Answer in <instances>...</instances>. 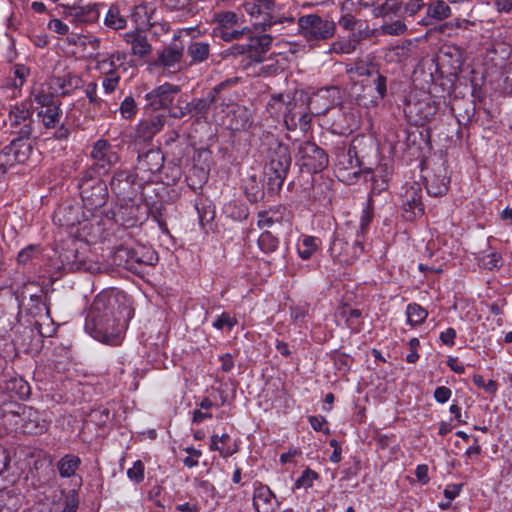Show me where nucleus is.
Instances as JSON below:
<instances>
[{
  "instance_id": "12",
  "label": "nucleus",
  "mask_w": 512,
  "mask_h": 512,
  "mask_svg": "<svg viewBox=\"0 0 512 512\" xmlns=\"http://www.w3.org/2000/svg\"><path fill=\"white\" fill-rule=\"evenodd\" d=\"M298 154L302 160V166L309 172L319 173L329 163L327 153L314 142L305 141L299 145Z\"/></svg>"
},
{
  "instance_id": "37",
  "label": "nucleus",
  "mask_w": 512,
  "mask_h": 512,
  "mask_svg": "<svg viewBox=\"0 0 512 512\" xmlns=\"http://www.w3.org/2000/svg\"><path fill=\"white\" fill-rule=\"evenodd\" d=\"M223 214L235 221L246 220L249 216V209L245 203L232 200L223 207Z\"/></svg>"
},
{
  "instance_id": "60",
  "label": "nucleus",
  "mask_w": 512,
  "mask_h": 512,
  "mask_svg": "<svg viewBox=\"0 0 512 512\" xmlns=\"http://www.w3.org/2000/svg\"><path fill=\"white\" fill-rule=\"evenodd\" d=\"M90 417L96 425L104 426L110 420V410L108 408L93 409Z\"/></svg>"
},
{
  "instance_id": "1",
  "label": "nucleus",
  "mask_w": 512,
  "mask_h": 512,
  "mask_svg": "<svg viewBox=\"0 0 512 512\" xmlns=\"http://www.w3.org/2000/svg\"><path fill=\"white\" fill-rule=\"evenodd\" d=\"M130 312L123 292L104 290L94 298L89 308L85 330L100 342L117 345Z\"/></svg>"
},
{
  "instance_id": "47",
  "label": "nucleus",
  "mask_w": 512,
  "mask_h": 512,
  "mask_svg": "<svg viewBox=\"0 0 512 512\" xmlns=\"http://www.w3.org/2000/svg\"><path fill=\"white\" fill-rule=\"evenodd\" d=\"M451 10L448 4L444 1H435L428 5L427 15L436 19L443 20L450 16Z\"/></svg>"
},
{
  "instance_id": "5",
  "label": "nucleus",
  "mask_w": 512,
  "mask_h": 512,
  "mask_svg": "<svg viewBox=\"0 0 512 512\" xmlns=\"http://www.w3.org/2000/svg\"><path fill=\"white\" fill-rule=\"evenodd\" d=\"M93 164L81 174L86 177H99L108 173L110 168L119 161L118 154L113 150L112 145L104 139L95 142L91 151Z\"/></svg>"
},
{
  "instance_id": "8",
  "label": "nucleus",
  "mask_w": 512,
  "mask_h": 512,
  "mask_svg": "<svg viewBox=\"0 0 512 512\" xmlns=\"http://www.w3.org/2000/svg\"><path fill=\"white\" fill-rule=\"evenodd\" d=\"M181 92V87L169 82H165L146 93V108L153 111L167 110L170 116V109L173 108L177 96Z\"/></svg>"
},
{
  "instance_id": "64",
  "label": "nucleus",
  "mask_w": 512,
  "mask_h": 512,
  "mask_svg": "<svg viewBox=\"0 0 512 512\" xmlns=\"http://www.w3.org/2000/svg\"><path fill=\"white\" fill-rule=\"evenodd\" d=\"M244 54H246L245 44H233L232 46H230L229 48H227L221 52V56L224 59H226L230 56L236 57V56L244 55Z\"/></svg>"
},
{
  "instance_id": "45",
  "label": "nucleus",
  "mask_w": 512,
  "mask_h": 512,
  "mask_svg": "<svg viewBox=\"0 0 512 512\" xmlns=\"http://www.w3.org/2000/svg\"><path fill=\"white\" fill-rule=\"evenodd\" d=\"M406 314L407 322L412 326L422 324L428 316L427 311L416 303L407 306Z\"/></svg>"
},
{
  "instance_id": "34",
  "label": "nucleus",
  "mask_w": 512,
  "mask_h": 512,
  "mask_svg": "<svg viewBox=\"0 0 512 512\" xmlns=\"http://www.w3.org/2000/svg\"><path fill=\"white\" fill-rule=\"evenodd\" d=\"M353 5V0H347L342 4L341 10L343 14L339 18L338 23L343 29L347 31H351L352 33H359V31H362L361 22L357 20L354 15L348 12L350 10V7Z\"/></svg>"
},
{
  "instance_id": "63",
  "label": "nucleus",
  "mask_w": 512,
  "mask_h": 512,
  "mask_svg": "<svg viewBox=\"0 0 512 512\" xmlns=\"http://www.w3.org/2000/svg\"><path fill=\"white\" fill-rule=\"evenodd\" d=\"M382 30L388 35H400L405 32L406 25L402 20H396L393 23L384 24Z\"/></svg>"
},
{
  "instance_id": "52",
  "label": "nucleus",
  "mask_w": 512,
  "mask_h": 512,
  "mask_svg": "<svg viewBox=\"0 0 512 512\" xmlns=\"http://www.w3.org/2000/svg\"><path fill=\"white\" fill-rule=\"evenodd\" d=\"M249 33H250V29L247 27H244L241 29L234 27V28H228L225 30L221 29L219 32L214 33V35L216 37H219L223 41L230 42L233 40H238V39L242 38L244 35L249 34Z\"/></svg>"
},
{
  "instance_id": "48",
  "label": "nucleus",
  "mask_w": 512,
  "mask_h": 512,
  "mask_svg": "<svg viewBox=\"0 0 512 512\" xmlns=\"http://www.w3.org/2000/svg\"><path fill=\"white\" fill-rule=\"evenodd\" d=\"M258 246L265 254L273 253L279 246V240L271 232L265 231L258 238Z\"/></svg>"
},
{
  "instance_id": "58",
  "label": "nucleus",
  "mask_w": 512,
  "mask_h": 512,
  "mask_svg": "<svg viewBox=\"0 0 512 512\" xmlns=\"http://www.w3.org/2000/svg\"><path fill=\"white\" fill-rule=\"evenodd\" d=\"M293 18H289V17H284V18H278L276 19V17L266 13L264 16H263V19L261 21H258L256 20L254 25L256 28H261L263 31L267 30L268 28H270L273 24H276V23H283L284 21H288V22H293Z\"/></svg>"
},
{
  "instance_id": "18",
  "label": "nucleus",
  "mask_w": 512,
  "mask_h": 512,
  "mask_svg": "<svg viewBox=\"0 0 512 512\" xmlns=\"http://www.w3.org/2000/svg\"><path fill=\"white\" fill-rule=\"evenodd\" d=\"M296 107V103L293 101V98L287 94H274L271 96L267 104V108L270 114L272 115H283L284 121L288 129L296 128V113L294 111Z\"/></svg>"
},
{
  "instance_id": "61",
  "label": "nucleus",
  "mask_w": 512,
  "mask_h": 512,
  "mask_svg": "<svg viewBox=\"0 0 512 512\" xmlns=\"http://www.w3.org/2000/svg\"><path fill=\"white\" fill-rule=\"evenodd\" d=\"M411 45V40H406L402 44L396 45L392 48V52L397 61H404L410 56Z\"/></svg>"
},
{
  "instance_id": "26",
  "label": "nucleus",
  "mask_w": 512,
  "mask_h": 512,
  "mask_svg": "<svg viewBox=\"0 0 512 512\" xmlns=\"http://www.w3.org/2000/svg\"><path fill=\"white\" fill-rule=\"evenodd\" d=\"M5 397L17 396L20 400H26L31 394L29 383L20 376H11L1 384Z\"/></svg>"
},
{
  "instance_id": "56",
  "label": "nucleus",
  "mask_w": 512,
  "mask_h": 512,
  "mask_svg": "<svg viewBox=\"0 0 512 512\" xmlns=\"http://www.w3.org/2000/svg\"><path fill=\"white\" fill-rule=\"evenodd\" d=\"M319 475L314 470H311L310 468H306L302 475L296 480L294 486L295 488H310L313 485V481L318 479Z\"/></svg>"
},
{
  "instance_id": "39",
  "label": "nucleus",
  "mask_w": 512,
  "mask_h": 512,
  "mask_svg": "<svg viewBox=\"0 0 512 512\" xmlns=\"http://www.w3.org/2000/svg\"><path fill=\"white\" fill-rule=\"evenodd\" d=\"M187 54L191 58L190 65L202 63L209 58L210 45L205 42H191Z\"/></svg>"
},
{
  "instance_id": "54",
  "label": "nucleus",
  "mask_w": 512,
  "mask_h": 512,
  "mask_svg": "<svg viewBox=\"0 0 512 512\" xmlns=\"http://www.w3.org/2000/svg\"><path fill=\"white\" fill-rule=\"evenodd\" d=\"M257 225L259 228L271 227L274 223L280 222L281 217L272 210H263L258 212Z\"/></svg>"
},
{
  "instance_id": "44",
  "label": "nucleus",
  "mask_w": 512,
  "mask_h": 512,
  "mask_svg": "<svg viewBox=\"0 0 512 512\" xmlns=\"http://www.w3.org/2000/svg\"><path fill=\"white\" fill-rule=\"evenodd\" d=\"M23 406L24 404L13 401L11 398L6 396L0 403V418L6 419L8 417H12L17 418L16 420H18Z\"/></svg>"
},
{
  "instance_id": "4",
  "label": "nucleus",
  "mask_w": 512,
  "mask_h": 512,
  "mask_svg": "<svg viewBox=\"0 0 512 512\" xmlns=\"http://www.w3.org/2000/svg\"><path fill=\"white\" fill-rule=\"evenodd\" d=\"M7 122L11 134L16 135L15 139L23 141H28L32 137L36 127L33 112L30 110V106L24 102L11 106Z\"/></svg>"
},
{
  "instance_id": "20",
  "label": "nucleus",
  "mask_w": 512,
  "mask_h": 512,
  "mask_svg": "<svg viewBox=\"0 0 512 512\" xmlns=\"http://www.w3.org/2000/svg\"><path fill=\"white\" fill-rule=\"evenodd\" d=\"M437 107L430 100L422 99L415 102L408 101L404 106V113L415 125L423 126L434 119Z\"/></svg>"
},
{
  "instance_id": "16",
  "label": "nucleus",
  "mask_w": 512,
  "mask_h": 512,
  "mask_svg": "<svg viewBox=\"0 0 512 512\" xmlns=\"http://www.w3.org/2000/svg\"><path fill=\"white\" fill-rule=\"evenodd\" d=\"M238 78H229L212 88L205 97L192 99L193 116L196 120L206 118L213 104L221 99V92L228 86L235 85Z\"/></svg>"
},
{
  "instance_id": "59",
  "label": "nucleus",
  "mask_w": 512,
  "mask_h": 512,
  "mask_svg": "<svg viewBox=\"0 0 512 512\" xmlns=\"http://www.w3.org/2000/svg\"><path fill=\"white\" fill-rule=\"evenodd\" d=\"M237 324V320L232 317L229 313L223 312L217 319L213 322V327L216 329L222 330L227 327L231 330Z\"/></svg>"
},
{
  "instance_id": "40",
  "label": "nucleus",
  "mask_w": 512,
  "mask_h": 512,
  "mask_svg": "<svg viewBox=\"0 0 512 512\" xmlns=\"http://www.w3.org/2000/svg\"><path fill=\"white\" fill-rule=\"evenodd\" d=\"M186 116L194 118L192 110V100L188 101L187 96L179 94L175 100L173 108L170 109V116L174 119H182Z\"/></svg>"
},
{
  "instance_id": "49",
  "label": "nucleus",
  "mask_w": 512,
  "mask_h": 512,
  "mask_svg": "<svg viewBox=\"0 0 512 512\" xmlns=\"http://www.w3.org/2000/svg\"><path fill=\"white\" fill-rule=\"evenodd\" d=\"M131 50L133 55L144 57L151 52L152 48L145 36L137 34L131 41Z\"/></svg>"
},
{
  "instance_id": "53",
  "label": "nucleus",
  "mask_w": 512,
  "mask_h": 512,
  "mask_svg": "<svg viewBox=\"0 0 512 512\" xmlns=\"http://www.w3.org/2000/svg\"><path fill=\"white\" fill-rule=\"evenodd\" d=\"M373 84L379 99H384L387 96L388 76L385 71H381L379 67L377 68V73L373 76Z\"/></svg>"
},
{
  "instance_id": "13",
  "label": "nucleus",
  "mask_w": 512,
  "mask_h": 512,
  "mask_svg": "<svg viewBox=\"0 0 512 512\" xmlns=\"http://www.w3.org/2000/svg\"><path fill=\"white\" fill-rule=\"evenodd\" d=\"M450 184V172L447 161L440 157L434 163L432 174L425 177L427 193L434 197L443 196L447 193Z\"/></svg>"
},
{
  "instance_id": "14",
  "label": "nucleus",
  "mask_w": 512,
  "mask_h": 512,
  "mask_svg": "<svg viewBox=\"0 0 512 512\" xmlns=\"http://www.w3.org/2000/svg\"><path fill=\"white\" fill-rule=\"evenodd\" d=\"M424 215L422 190L419 184L414 183L406 188L401 196V216L406 221H414Z\"/></svg>"
},
{
  "instance_id": "43",
  "label": "nucleus",
  "mask_w": 512,
  "mask_h": 512,
  "mask_svg": "<svg viewBox=\"0 0 512 512\" xmlns=\"http://www.w3.org/2000/svg\"><path fill=\"white\" fill-rule=\"evenodd\" d=\"M215 21L218 25L214 28V33L219 32L221 29L234 28L238 26L239 17L235 12L223 11L214 15Z\"/></svg>"
},
{
  "instance_id": "27",
  "label": "nucleus",
  "mask_w": 512,
  "mask_h": 512,
  "mask_svg": "<svg viewBox=\"0 0 512 512\" xmlns=\"http://www.w3.org/2000/svg\"><path fill=\"white\" fill-rule=\"evenodd\" d=\"M82 79L70 72L51 78V87L61 95H69L81 86Z\"/></svg>"
},
{
  "instance_id": "42",
  "label": "nucleus",
  "mask_w": 512,
  "mask_h": 512,
  "mask_svg": "<svg viewBox=\"0 0 512 512\" xmlns=\"http://www.w3.org/2000/svg\"><path fill=\"white\" fill-rule=\"evenodd\" d=\"M60 106L61 104H56V106L42 109L38 112V116L42 118V122L45 128H56L60 123V120L63 116V111Z\"/></svg>"
},
{
  "instance_id": "36",
  "label": "nucleus",
  "mask_w": 512,
  "mask_h": 512,
  "mask_svg": "<svg viewBox=\"0 0 512 512\" xmlns=\"http://www.w3.org/2000/svg\"><path fill=\"white\" fill-rule=\"evenodd\" d=\"M81 459L72 454H66L58 460L56 467L59 475L63 478L75 476L76 470L80 467Z\"/></svg>"
},
{
  "instance_id": "2",
  "label": "nucleus",
  "mask_w": 512,
  "mask_h": 512,
  "mask_svg": "<svg viewBox=\"0 0 512 512\" xmlns=\"http://www.w3.org/2000/svg\"><path fill=\"white\" fill-rule=\"evenodd\" d=\"M16 318L18 324L15 326L13 338L14 344L24 352L38 351L42 347L43 339L45 337L51 336V334L42 330V323L38 319L29 321L28 324H22L21 311L18 312Z\"/></svg>"
},
{
  "instance_id": "25",
  "label": "nucleus",
  "mask_w": 512,
  "mask_h": 512,
  "mask_svg": "<svg viewBox=\"0 0 512 512\" xmlns=\"http://www.w3.org/2000/svg\"><path fill=\"white\" fill-rule=\"evenodd\" d=\"M166 121L163 114H155L148 118L142 119L136 126V136L143 141H151L153 137L159 133Z\"/></svg>"
},
{
  "instance_id": "22",
  "label": "nucleus",
  "mask_w": 512,
  "mask_h": 512,
  "mask_svg": "<svg viewBox=\"0 0 512 512\" xmlns=\"http://www.w3.org/2000/svg\"><path fill=\"white\" fill-rule=\"evenodd\" d=\"M350 248L349 244L340 237H334L330 247V255L332 258L339 263L349 264L355 258H358L364 251V247L359 240H355L354 244L351 246L352 254L349 255L348 249Z\"/></svg>"
},
{
  "instance_id": "29",
  "label": "nucleus",
  "mask_w": 512,
  "mask_h": 512,
  "mask_svg": "<svg viewBox=\"0 0 512 512\" xmlns=\"http://www.w3.org/2000/svg\"><path fill=\"white\" fill-rule=\"evenodd\" d=\"M120 61L121 57L119 54H112L108 59H103L100 62L102 67H104L106 64H108L110 67L109 70L105 72L106 76L102 82V86L107 94L114 92L119 84L120 76L116 72V62Z\"/></svg>"
},
{
  "instance_id": "17",
  "label": "nucleus",
  "mask_w": 512,
  "mask_h": 512,
  "mask_svg": "<svg viewBox=\"0 0 512 512\" xmlns=\"http://www.w3.org/2000/svg\"><path fill=\"white\" fill-rule=\"evenodd\" d=\"M260 147L266 162H292L288 145L270 132H264L260 137Z\"/></svg>"
},
{
  "instance_id": "3",
  "label": "nucleus",
  "mask_w": 512,
  "mask_h": 512,
  "mask_svg": "<svg viewBox=\"0 0 512 512\" xmlns=\"http://www.w3.org/2000/svg\"><path fill=\"white\" fill-rule=\"evenodd\" d=\"M83 206L89 210H97L103 207L108 200L107 184L99 177H86L81 174L78 184Z\"/></svg>"
},
{
  "instance_id": "62",
  "label": "nucleus",
  "mask_w": 512,
  "mask_h": 512,
  "mask_svg": "<svg viewBox=\"0 0 512 512\" xmlns=\"http://www.w3.org/2000/svg\"><path fill=\"white\" fill-rule=\"evenodd\" d=\"M127 476L136 483L142 482L144 479V464L140 460L134 462L133 467L128 469Z\"/></svg>"
},
{
  "instance_id": "31",
  "label": "nucleus",
  "mask_w": 512,
  "mask_h": 512,
  "mask_svg": "<svg viewBox=\"0 0 512 512\" xmlns=\"http://www.w3.org/2000/svg\"><path fill=\"white\" fill-rule=\"evenodd\" d=\"M243 191L250 203H258L265 197L263 185L258 181L257 176L252 174L243 182Z\"/></svg>"
},
{
  "instance_id": "9",
  "label": "nucleus",
  "mask_w": 512,
  "mask_h": 512,
  "mask_svg": "<svg viewBox=\"0 0 512 512\" xmlns=\"http://www.w3.org/2000/svg\"><path fill=\"white\" fill-rule=\"evenodd\" d=\"M164 164V155L160 149H150L138 155L135 173L144 183L154 182Z\"/></svg>"
},
{
  "instance_id": "24",
  "label": "nucleus",
  "mask_w": 512,
  "mask_h": 512,
  "mask_svg": "<svg viewBox=\"0 0 512 512\" xmlns=\"http://www.w3.org/2000/svg\"><path fill=\"white\" fill-rule=\"evenodd\" d=\"M272 41L273 37L269 34L249 35L248 42L245 44L247 57L255 63L263 62Z\"/></svg>"
},
{
  "instance_id": "23",
  "label": "nucleus",
  "mask_w": 512,
  "mask_h": 512,
  "mask_svg": "<svg viewBox=\"0 0 512 512\" xmlns=\"http://www.w3.org/2000/svg\"><path fill=\"white\" fill-rule=\"evenodd\" d=\"M20 297L21 298L16 297V300L18 301V312H22V307L24 306L26 314L32 318L45 317L46 319L51 320L49 308L46 304V295L42 290L40 291V294H31L29 296L28 304L24 303L26 299L25 292H22Z\"/></svg>"
},
{
  "instance_id": "38",
  "label": "nucleus",
  "mask_w": 512,
  "mask_h": 512,
  "mask_svg": "<svg viewBox=\"0 0 512 512\" xmlns=\"http://www.w3.org/2000/svg\"><path fill=\"white\" fill-rule=\"evenodd\" d=\"M376 17L392 18V15L403 16V3L398 0H386L373 9Z\"/></svg>"
},
{
  "instance_id": "33",
  "label": "nucleus",
  "mask_w": 512,
  "mask_h": 512,
  "mask_svg": "<svg viewBox=\"0 0 512 512\" xmlns=\"http://www.w3.org/2000/svg\"><path fill=\"white\" fill-rule=\"evenodd\" d=\"M39 415L34 408L24 405L18 420H14V425H20L29 433H33L38 428Z\"/></svg>"
},
{
  "instance_id": "28",
  "label": "nucleus",
  "mask_w": 512,
  "mask_h": 512,
  "mask_svg": "<svg viewBox=\"0 0 512 512\" xmlns=\"http://www.w3.org/2000/svg\"><path fill=\"white\" fill-rule=\"evenodd\" d=\"M124 204L119 205L117 211L113 212L115 222L120 223L126 227H133L138 221L137 212L139 207L133 201H124Z\"/></svg>"
},
{
  "instance_id": "11",
  "label": "nucleus",
  "mask_w": 512,
  "mask_h": 512,
  "mask_svg": "<svg viewBox=\"0 0 512 512\" xmlns=\"http://www.w3.org/2000/svg\"><path fill=\"white\" fill-rule=\"evenodd\" d=\"M158 261V256L154 252H149L147 255L139 256L138 251L120 246L112 255V262L124 269L136 272L138 265H154Z\"/></svg>"
},
{
  "instance_id": "57",
  "label": "nucleus",
  "mask_w": 512,
  "mask_h": 512,
  "mask_svg": "<svg viewBox=\"0 0 512 512\" xmlns=\"http://www.w3.org/2000/svg\"><path fill=\"white\" fill-rule=\"evenodd\" d=\"M35 101L42 107V109L51 108L56 104H61L60 100L53 93H46L40 91L35 95Z\"/></svg>"
},
{
  "instance_id": "35",
  "label": "nucleus",
  "mask_w": 512,
  "mask_h": 512,
  "mask_svg": "<svg viewBox=\"0 0 512 512\" xmlns=\"http://www.w3.org/2000/svg\"><path fill=\"white\" fill-rule=\"evenodd\" d=\"M378 66L379 65L373 61L358 59L346 68V73L350 76L373 77L374 74L377 73Z\"/></svg>"
},
{
  "instance_id": "19",
  "label": "nucleus",
  "mask_w": 512,
  "mask_h": 512,
  "mask_svg": "<svg viewBox=\"0 0 512 512\" xmlns=\"http://www.w3.org/2000/svg\"><path fill=\"white\" fill-rule=\"evenodd\" d=\"M291 162H266L264 165V177L266 180L267 193L275 195L282 189L287 177Z\"/></svg>"
},
{
  "instance_id": "21",
  "label": "nucleus",
  "mask_w": 512,
  "mask_h": 512,
  "mask_svg": "<svg viewBox=\"0 0 512 512\" xmlns=\"http://www.w3.org/2000/svg\"><path fill=\"white\" fill-rule=\"evenodd\" d=\"M184 55V45L180 41H173L157 53V59L154 64L161 66L169 71H179L181 69V60Z\"/></svg>"
},
{
  "instance_id": "7",
  "label": "nucleus",
  "mask_w": 512,
  "mask_h": 512,
  "mask_svg": "<svg viewBox=\"0 0 512 512\" xmlns=\"http://www.w3.org/2000/svg\"><path fill=\"white\" fill-rule=\"evenodd\" d=\"M137 174L128 170H118L114 173L110 187L118 199L132 202L143 187Z\"/></svg>"
},
{
  "instance_id": "41",
  "label": "nucleus",
  "mask_w": 512,
  "mask_h": 512,
  "mask_svg": "<svg viewBox=\"0 0 512 512\" xmlns=\"http://www.w3.org/2000/svg\"><path fill=\"white\" fill-rule=\"evenodd\" d=\"M195 209L198 213L199 223L202 227L213 221L215 217V207L211 201L204 198H198L195 201Z\"/></svg>"
},
{
  "instance_id": "30",
  "label": "nucleus",
  "mask_w": 512,
  "mask_h": 512,
  "mask_svg": "<svg viewBox=\"0 0 512 512\" xmlns=\"http://www.w3.org/2000/svg\"><path fill=\"white\" fill-rule=\"evenodd\" d=\"M273 499L275 495L269 487L260 486L254 491L253 506L257 512H275Z\"/></svg>"
},
{
  "instance_id": "32",
  "label": "nucleus",
  "mask_w": 512,
  "mask_h": 512,
  "mask_svg": "<svg viewBox=\"0 0 512 512\" xmlns=\"http://www.w3.org/2000/svg\"><path fill=\"white\" fill-rule=\"evenodd\" d=\"M367 36L364 31L359 33H351L348 40H340L332 43L330 51L337 54H350L357 48L359 42Z\"/></svg>"
},
{
  "instance_id": "46",
  "label": "nucleus",
  "mask_w": 512,
  "mask_h": 512,
  "mask_svg": "<svg viewBox=\"0 0 512 512\" xmlns=\"http://www.w3.org/2000/svg\"><path fill=\"white\" fill-rule=\"evenodd\" d=\"M318 239L313 236H305L298 244V254L303 260L310 259L313 253L318 249Z\"/></svg>"
},
{
  "instance_id": "51",
  "label": "nucleus",
  "mask_w": 512,
  "mask_h": 512,
  "mask_svg": "<svg viewBox=\"0 0 512 512\" xmlns=\"http://www.w3.org/2000/svg\"><path fill=\"white\" fill-rule=\"evenodd\" d=\"M63 494V509L61 512H77L79 507V494L78 490L72 489L67 493L64 490L61 491Z\"/></svg>"
},
{
  "instance_id": "50",
  "label": "nucleus",
  "mask_w": 512,
  "mask_h": 512,
  "mask_svg": "<svg viewBox=\"0 0 512 512\" xmlns=\"http://www.w3.org/2000/svg\"><path fill=\"white\" fill-rule=\"evenodd\" d=\"M105 24L115 30L126 26V20L120 15L118 7L111 6L105 17Z\"/></svg>"
},
{
  "instance_id": "10",
  "label": "nucleus",
  "mask_w": 512,
  "mask_h": 512,
  "mask_svg": "<svg viewBox=\"0 0 512 512\" xmlns=\"http://www.w3.org/2000/svg\"><path fill=\"white\" fill-rule=\"evenodd\" d=\"M33 146L29 141L12 139L0 152V169L5 173L15 164H24L30 158Z\"/></svg>"
},
{
  "instance_id": "55",
  "label": "nucleus",
  "mask_w": 512,
  "mask_h": 512,
  "mask_svg": "<svg viewBox=\"0 0 512 512\" xmlns=\"http://www.w3.org/2000/svg\"><path fill=\"white\" fill-rule=\"evenodd\" d=\"M119 109L122 117L125 119L132 118L138 111L135 99L131 95L124 98Z\"/></svg>"
},
{
  "instance_id": "15",
  "label": "nucleus",
  "mask_w": 512,
  "mask_h": 512,
  "mask_svg": "<svg viewBox=\"0 0 512 512\" xmlns=\"http://www.w3.org/2000/svg\"><path fill=\"white\" fill-rule=\"evenodd\" d=\"M84 217L82 206L75 199L63 200L53 213V222L67 229L80 224Z\"/></svg>"
},
{
  "instance_id": "6",
  "label": "nucleus",
  "mask_w": 512,
  "mask_h": 512,
  "mask_svg": "<svg viewBox=\"0 0 512 512\" xmlns=\"http://www.w3.org/2000/svg\"><path fill=\"white\" fill-rule=\"evenodd\" d=\"M299 33L308 41L326 40L336 30L334 21L324 19L317 14L301 16L298 19Z\"/></svg>"
}]
</instances>
